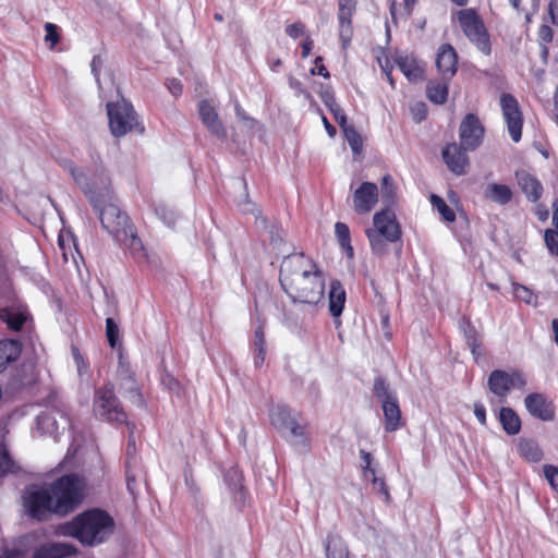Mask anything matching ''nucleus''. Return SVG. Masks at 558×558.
Here are the masks:
<instances>
[{"label":"nucleus","instance_id":"59","mask_svg":"<svg viewBox=\"0 0 558 558\" xmlns=\"http://www.w3.org/2000/svg\"><path fill=\"white\" fill-rule=\"evenodd\" d=\"M474 415L482 425L486 424V410L482 403L474 404Z\"/></svg>","mask_w":558,"mask_h":558},{"label":"nucleus","instance_id":"56","mask_svg":"<svg viewBox=\"0 0 558 558\" xmlns=\"http://www.w3.org/2000/svg\"><path fill=\"white\" fill-rule=\"evenodd\" d=\"M322 57H317L315 59V68H313L311 70V74L315 75V74H318V75H322L326 78L329 77V72L327 71V69L322 64Z\"/></svg>","mask_w":558,"mask_h":558},{"label":"nucleus","instance_id":"18","mask_svg":"<svg viewBox=\"0 0 558 558\" xmlns=\"http://www.w3.org/2000/svg\"><path fill=\"white\" fill-rule=\"evenodd\" d=\"M395 63L410 82H418L424 77V64L412 54H397Z\"/></svg>","mask_w":558,"mask_h":558},{"label":"nucleus","instance_id":"61","mask_svg":"<svg viewBox=\"0 0 558 558\" xmlns=\"http://www.w3.org/2000/svg\"><path fill=\"white\" fill-rule=\"evenodd\" d=\"M548 13L550 15L551 23L558 26V0H550Z\"/></svg>","mask_w":558,"mask_h":558},{"label":"nucleus","instance_id":"49","mask_svg":"<svg viewBox=\"0 0 558 558\" xmlns=\"http://www.w3.org/2000/svg\"><path fill=\"white\" fill-rule=\"evenodd\" d=\"M373 488L377 494L383 496L386 502L389 501L390 495L383 477H374Z\"/></svg>","mask_w":558,"mask_h":558},{"label":"nucleus","instance_id":"29","mask_svg":"<svg viewBox=\"0 0 558 558\" xmlns=\"http://www.w3.org/2000/svg\"><path fill=\"white\" fill-rule=\"evenodd\" d=\"M289 441L299 450H307L310 447V439L305 434L304 426L299 424L298 421L289 426L284 432Z\"/></svg>","mask_w":558,"mask_h":558},{"label":"nucleus","instance_id":"30","mask_svg":"<svg viewBox=\"0 0 558 558\" xmlns=\"http://www.w3.org/2000/svg\"><path fill=\"white\" fill-rule=\"evenodd\" d=\"M499 421L508 435H517L521 429V420L510 408L500 409Z\"/></svg>","mask_w":558,"mask_h":558},{"label":"nucleus","instance_id":"50","mask_svg":"<svg viewBox=\"0 0 558 558\" xmlns=\"http://www.w3.org/2000/svg\"><path fill=\"white\" fill-rule=\"evenodd\" d=\"M46 36L45 40L54 46L59 41V35L57 33V26L52 23L45 24Z\"/></svg>","mask_w":558,"mask_h":558},{"label":"nucleus","instance_id":"53","mask_svg":"<svg viewBox=\"0 0 558 558\" xmlns=\"http://www.w3.org/2000/svg\"><path fill=\"white\" fill-rule=\"evenodd\" d=\"M330 112L333 114V118L339 123L341 130L350 125L347 123V117L339 106L332 107V109H330Z\"/></svg>","mask_w":558,"mask_h":558},{"label":"nucleus","instance_id":"10","mask_svg":"<svg viewBox=\"0 0 558 558\" xmlns=\"http://www.w3.org/2000/svg\"><path fill=\"white\" fill-rule=\"evenodd\" d=\"M460 147L464 151L475 150L483 142L484 128L480 122L478 118L469 113L462 120L459 129Z\"/></svg>","mask_w":558,"mask_h":558},{"label":"nucleus","instance_id":"12","mask_svg":"<svg viewBox=\"0 0 558 558\" xmlns=\"http://www.w3.org/2000/svg\"><path fill=\"white\" fill-rule=\"evenodd\" d=\"M325 281L324 274L315 276V280L303 281L304 292L289 291L287 294L293 303L317 305L325 295Z\"/></svg>","mask_w":558,"mask_h":558},{"label":"nucleus","instance_id":"44","mask_svg":"<svg viewBox=\"0 0 558 558\" xmlns=\"http://www.w3.org/2000/svg\"><path fill=\"white\" fill-rule=\"evenodd\" d=\"M465 337L468 345L471 349V352L473 354H476V350L481 347V341L477 337L476 330L473 327L469 326L468 330H465Z\"/></svg>","mask_w":558,"mask_h":558},{"label":"nucleus","instance_id":"38","mask_svg":"<svg viewBox=\"0 0 558 558\" xmlns=\"http://www.w3.org/2000/svg\"><path fill=\"white\" fill-rule=\"evenodd\" d=\"M335 233H336V236H337L340 245L343 248H347L349 251L350 255H352L353 250H352V246L350 244L351 238H350L349 227L345 223H343V222H336V225H335Z\"/></svg>","mask_w":558,"mask_h":558},{"label":"nucleus","instance_id":"1","mask_svg":"<svg viewBox=\"0 0 558 558\" xmlns=\"http://www.w3.org/2000/svg\"><path fill=\"white\" fill-rule=\"evenodd\" d=\"M62 167L88 197L104 230L114 241L128 245L133 251L142 250L141 240L133 233L128 216L121 211L110 189V180L105 172L89 177L71 160H64Z\"/></svg>","mask_w":558,"mask_h":558},{"label":"nucleus","instance_id":"4","mask_svg":"<svg viewBox=\"0 0 558 558\" xmlns=\"http://www.w3.org/2000/svg\"><path fill=\"white\" fill-rule=\"evenodd\" d=\"M324 274L316 263L303 253L286 256L280 265L279 280L286 293L289 291L304 292L303 281L315 280V276Z\"/></svg>","mask_w":558,"mask_h":558},{"label":"nucleus","instance_id":"25","mask_svg":"<svg viewBox=\"0 0 558 558\" xmlns=\"http://www.w3.org/2000/svg\"><path fill=\"white\" fill-rule=\"evenodd\" d=\"M385 417V430L395 432L401 427V411L397 398L391 401H385L381 404Z\"/></svg>","mask_w":558,"mask_h":558},{"label":"nucleus","instance_id":"37","mask_svg":"<svg viewBox=\"0 0 558 558\" xmlns=\"http://www.w3.org/2000/svg\"><path fill=\"white\" fill-rule=\"evenodd\" d=\"M430 202H432L433 206L435 208H437L438 213L441 215L444 220H446L448 222L454 221V219H456L454 211L445 203V201L441 197H439L435 194H432Z\"/></svg>","mask_w":558,"mask_h":558},{"label":"nucleus","instance_id":"39","mask_svg":"<svg viewBox=\"0 0 558 558\" xmlns=\"http://www.w3.org/2000/svg\"><path fill=\"white\" fill-rule=\"evenodd\" d=\"M374 393L383 404L385 401H391L396 399V395L390 391L388 385L381 378L375 380Z\"/></svg>","mask_w":558,"mask_h":558},{"label":"nucleus","instance_id":"7","mask_svg":"<svg viewBox=\"0 0 558 558\" xmlns=\"http://www.w3.org/2000/svg\"><path fill=\"white\" fill-rule=\"evenodd\" d=\"M113 385L107 384L95 392L94 413L96 416L117 423L126 422V414L114 396Z\"/></svg>","mask_w":558,"mask_h":558},{"label":"nucleus","instance_id":"45","mask_svg":"<svg viewBox=\"0 0 558 558\" xmlns=\"http://www.w3.org/2000/svg\"><path fill=\"white\" fill-rule=\"evenodd\" d=\"M544 475L550 486L558 492V468L554 465H545Z\"/></svg>","mask_w":558,"mask_h":558},{"label":"nucleus","instance_id":"26","mask_svg":"<svg viewBox=\"0 0 558 558\" xmlns=\"http://www.w3.org/2000/svg\"><path fill=\"white\" fill-rule=\"evenodd\" d=\"M271 424L281 433L296 421L292 411L283 404H278L270 410Z\"/></svg>","mask_w":558,"mask_h":558},{"label":"nucleus","instance_id":"42","mask_svg":"<svg viewBox=\"0 0 558 558\" xmlns=\"http://www.w3.org/2000/svg\"><path fill=\"white\" fill-rule=\"evenodd\" d=\"M106 333L111 348H114L118 341L119 328L112 318L106 320Z\"/></svg>","mask_w":558,"mask_h":558},{"label":"nucleus","instance_id":"46","mask_svg":"<svg viewBox=\"0 0 558 558\" xmlns=\"http://www.w3.org/2000/svg\"><path fill=\"white\" fill-rule=\"evenodd\" d=\"M72 356H73L74 363L76 365L78 376L82 377L84 374L87 373L88 364L85 362L81 352L76 348L72 349Z\"/></svg>","mask_w":558,"mask_h":558},{"label":"nucleus","instance_id":"31","mask_svg":"<svg viewBox=\"0 0 558 558\" xmlns=\"http://www.w3.org/2000/svg\"><path fill=\"white\" fill-rule=\"evenodd\" d=\"M20 353L21 347L17 341H0V371H2L10 362L15 361L20 356Z\"/></svg>","mask_w":558,"mask_h":558},{"label":"nucleus","instance_id":"14","mask_svg":"<svg viewBox=\"0 0 558 558\" xmlns=\"http://www.w3.org/2000/svg\"><path fill=\"white\" fill-rule=\"evenodd\" d=\"M377 202L378 187L372 182H363L353 194V208L360 215L369 213Z\"/></svg>","mask_w":558,"mask_h":558},{"label":"nucleus","instance_id":"58","mask_svg":"<svg viewBox=\"0 0 558 558\" xmlns=\"http://www.w3.org/2000/svg\"><path fill=\"white\" fill-rule=\"evenodd\" d=\"M360 457H361V460H362V463H361V468H362V471H366L368 469H372V463H373V457L369 452L361 449L360 450Z\"/></svg>","mask_w":558,"mask_h":558},{"label":"nucleus","instance_id":"11","mask_svg":"<svg viewBox=\"0 0 558 558\" xmlns=\"http://www.w3.org/2000/svg\"><path fill=\"white\" fill-rule=\"evenodd\" d=\"M500 106L511 140L518 143L522 135L523 118L517 99L510 94L500 96Z\"/></svg>","mask_w":558,"mask_h":558},{"label":"nucleus","instance_id":"23","mask_svg":"<svg viewBox=\"0 0 558 558\" xmlns=\"http://www.w3.org/2000/svg\"><path fill=\"white\" fill-rule=\"evenodd\" d=\"M75 553V547L69 543H49L39 547L33 558H65Z\"/></svg>","mask_w":558,"mask_h":558},{"label":"nucleus","instance_id":"27","mask_svg":"<svg viewBox=\"0 0 558 558\" xmlns=\"http://www.w3.org/2000/svg\"><path fill=\"white\" fill-rule=\"evenodd\" d=\"M483 195L486 199L499 205H506L512 199V191L506 184L489 183L485 186Z\"/></svg>","mask_w":558,"mask_h":558},{"label":"nucleus","instance_id":"33","mask_svg":"<svg viewBox=\"0 0 558 558\" xmlns=\"http://www.w3.org/2000/svg\"><path fill=\"white\" fill-rule=\"evenodd\" d=\"M325 549L327 558H349L348 546L338 536H328Z\"/></svg>","mask_w":558,"mask_h":558},{"label":"nucleus","instance_id":"3","mask_svg":"<svg viewBox=\"0 0 558 558\" xmlns=\"http://www.w3.org/2000/svg\"><path fill=\"white\" fill-rule=\"evenodd\" d=\"M113 529L114 521L107 512L93 509L75 517L63 527V533L77 538L84 545L94 546L108 539Z\"/></svg>","mask_w":558,"mask_h":558},{"label":"nucleus","instance_id":"8","mask_svg":"<svg viewBox=\"0 0 558 558\" xmlns=\"http://www.w3.org/2000/svg\"><path fill=\"white\" fill-rule=\"evenodd\" d=\"M458 21L465 36L485 54L490 52V45L485 26L471 9L459 11Z\"/></svg>","mask_w":558,"mask_h":558},{"label":"nucleus","instance_id":"41","mask_svg":"<svg viewBox=\"0 0 558 558\" xmlns=\"http://www.w3.org/2000/svg\"><path fill=\"white\" fill-rule=\"evenodd\" d=\"M545 245L553 256H558V229H547L544 234Z\"/></svg>","mask_w":558,"mask_h":558},{"label":"nucleus","instance_id":"35","mask_svg":"<svg viewBox=\"0 0 558 558\" xmlns=\"http://www.w3.org/2000/svg\"><path fill=\"white\" fill-rule=\"evenodd\" d=\"M225 481L229 485L230 489L235 494V499L243 501L244 494L241 473L236 469H232L228 472Z\"/></svg>","mask_w":558,"mask_h":558},{"label":"nucleus","instance_id":"5","mask_svg":"<svg viewBox=\"0 0 558 558\" xmlns=\"http://www.w3.org/2000/svg\"><path fill=\"white\" fill-rule=\"evenodd\" d=\"M366 236L374 254L383 256L388 251V244L400 240L401 228L396 215L390 209L376 213L373 217V227L367 228Z\"/></svg>","mask_w":558,"mask_h":558},{"label":"nucleus","instance_id":"21","mask_svg":"<svg viewBox=\"0 0 558 558\" xmlns=\"http://www.w3.org/2000/svg\"><path fill=\"white\" fill-rule=\"evenodd\" d=\"M518 184L526 198L531 202H536L541 198L543 186L541 182L529 172L522 170L515 172Z\"/></svg>","mask_w":558,"mask_h":558},{"label":"nucleus","instance_id":"47","mask_svg":"<svg viewBox=\"0 0 558 558\" xmlns=\"http://www.w3.org/2000/svg\"><path fill=\"white\" fill-rule=\"evenodd\" d=\"M286 34L292 39H298L305 34V26L300 22H295L286 26Z\"/></svg>","mask_w":558,"mask_h":558},{"label":"nucleus","instance_id":"60","mask_svg":"<svg viewBox=\"0 0 558 558\" xmlns=\"http://www.w3.org/2000/svg\"><path fill=\"white\" fill-rule=\"evenodd\" d=\"M254 345L259 353H263V348H265V339L262 327H258L255 331V340Z\"/></svg>","mask_w":558,"mask_h":558},{"label":"nucleus","instance_id":"19","mask_svg":"<svg viewBox=\"0 0 558 558\" xmlns=\"http://www.w3.org/2000/svg\"><path fill=\"white\" fill-rule=\"evenodd\" d=\"M120 392L137 407L144 404L143 396L133 375L125 368L119 371Z\"/></svg>","mask_w":558,"mask_h":558},{"label":"nucleus","instance_id":"32","mask_svg":"<svg viewBox=\"0 0 558 558\" xmlns=\"http://www.w3.org/2000/svg\"><path fill=\"white\" fill-rule=\"evenodd\" d=\"M37 427L43 434L50 436H57L64 426L59 425L54 413H43L37 417Z\"/></svg>","mask_w":558,"mask_h":558},{"label":"nucleus","instance_id":"54","mask_svg":"<svg viewBox=\"0 0 558 558\" xmlns=\"http://www.w3.org/2000/svg\"><path fill=\"white\" fill-rule=\"evenodd\" d=\"M289 86L295 92L296 95H303L305 98H310L308 92L303 88L302 83L299 80L290 77Z\"/></svg>","mask_w":558,"mask_h":558},{"label":"nucleus","instance_id":"64","mask_svg":"<svg viewBox=\"0 0 558 558\" xmlns=\"http://www.w3.org/2000/svg\"><path fill=\"white\" fill-rule=\"evenodd\" d=\"M553 225L558 229V199L553 204Z\"/></svg>","mask_w":558,"mask_h":558},{"label":"nucleus","instance_id":"55","mask_svg":"<svg viewBox=\"0 0 558 558\" xmlns=\"http://www.w3.org/2000/svg\"><path fill=\"white\" fill-rule=\"evenodd\" d=\"M320 99L329 108V110L332 109V107L338 106L333 94L329 89L323 90L320 93Z\"/></svg>","mask_w":558,"mask_h":558},{"label":"nucleus","instance_id":"9","mask_svg":"<svg viewBox=\"0 0 558 558\" xmlns=\"http://www.w3.org/2000/svg\"><path fill=\"white\" fill-rule=\"evenodd\" d=\"M487 386L492 393L505 399L511 389L523 390L526 386V378L518 369L511 372L495 369L488 376Z\"/></svg>","mask_w":558,"mask_h":558},{"label":"nucleus","instance_id":"17","mask_svg":"<svg viewBox=\"0 0 558 558\" xmlns=\"http://www.w3.org/2000/svg\"><path fill=\"white\" fill-rule=\"evenodd\" d=\"M442 158L454 174L461 175L466 172L469 166V158L465 151L456 143L449 144L442 150Z\"/></svg>","mask_w":558,"mask_h":558},{"label":"nucleus","instance_id":"13","mask_svg":"<svg viewBox=\"0 0 558 558\" xmlns=\"http://www.w3.org/2000/svg\"><path fill=\"white\" fill-rule=\"evenodd\" d=\"M527 412L543 422H551L555 418V407L543 393H530L524 399Z\"/></svg>","mask_w":558,"mask_h":558},{"label":"nucleus","instance_id":"57","mask_svg":"<svg viewBox=\"0 0 558 558\" xmlns=\"http://www.w3.org/2000/svg\"><path fill=\"white\" fill-rule=\"evenodd\" d=\"M167 87L173 96H180L182 93V83L177 78H171L167 82Z\"/></svg>","mask_w":558,"mask_h":558},{"label":"nucleus","instance_id":"34","mask_svg":"<svg viewBox=\"0 0 558 558\" xmlns=\"http://www.w3.org/2000/svg\"><path fill=\"white\" fill-rule=\"evenodd\" d=\"M427 97L435 104H444L448 97V81L430 82L427 85Z\"/></svg>","mask_w":558,"mask_h":558},{"label":"nucleus","instance_id":"43","mask_svg":"<svg viewBox=\"0 0 558 558\" xmlns=\"http://www.w3.org/2000/svg\"><path fill=\"white\" fill-rule=\"evenodd\" d=\"M13 462L9 457L7 449L0 446V476L7 474L12 470Z\"/></svg>","mask_w":558,"mask_h":558},{"label":"nucleus","instance_id":"2","mask_svg":"<svg viewBox=\"0 0 558 558\" xmlns=\"http://www.w3.org/2000/svg\"><path fill=\"white\" fill-rule=\"evenodd\" d=\"M84 497V482L74 475H65L51 486L32 485L24 492L23 502L29 515L44 519L48 513L66 514Z\"/></svg>","mask_w":558,"mask_h":558},{"label":"nucleus","instance_id":"52","mask_svg":"<svg viewBox=\"0 0 558 558\" xmlns=\"http://www.w3.org/2000/svg\"><path fill=\"white\" fill-rule=\"evenodd\" d=\"M156 213L167 226H172L174 223L175 217L173 211L168 210L165 207H159Z\"/></svg>","mask_w":558,"mask_h":558},{"label":"nucleus","instance_id":"40","mask_svg":"<svg viewBox=\"0 0 558 558\" xmlns=\"http://www.w3.org/2000/svg\"><path fill=\"white\" fill-rule=\"evenodd\" d=\"M511 287H512V293L515 296V299H518L526 304L534 303L535 296H534L532 290H530L527 287L517 283V282H511Z\"/></svg>","mask_w":558,"mask_h":558},{"label":"nucleus","instance_id":"48","mask_svg":"<svg viewBox=\"0 0 558 558\" xmlns=\"http://www.w3.org/2000/svg\"><path fill=\"white\" fill-rule=\"evenodd\" d=\"M411 113L415 122H421L427 113L426 105L424 102H415L411 106Z\"/></svg>","mask_w":558,"mask_h":558},{"label":"nucleus","instance_id":"62","mask_svg":"<svg viewBox=\"0 0 558 558\" xmlns=\"http://www.w3.org/2000/svg\"><path fill=\"white\" fill-rule=\"evenodd\" d=\"M0 558H24V553L19 548L5 549Z\"/></svg>","mask_w":558,"mask_h":558},{"label":"nucleus","instance_id":"15","mask_svg":"<svg viewBox=\"0 0 558 558\" xmlns=\"http://www.w3.org/2000/svg\"><path fill=\"white\" fill-rule=\"evenodd\" d=\"M458 65V56L451 45H441L436 56V66L441 74L442 80L450 81L456 72Z\"/></svg>","mask_w":558,"mask_h":558},{"label":"nucleus","instance_id":"24","mask_svg":"<svg viewBox=\"0 0 558 558\" xmlns=\"http://www.w3.org/2000/svg\"><path fill=\"white\" fill-rule=\"evenodd\" d=\"M27 318L28 312L22 305H12L0 310V319L16 331L22 328Z\"/></svg>","mask_w":558,"mask_h":558},{"label":"nucleus","instance_id":"36","mask_svg":"<svg viewBox=\"0 0 558 558\" xmlns=\"http://www.w3.org/2000/svg\"><path fill=\"white\" fill-rule=\"evenodd\" d=\"M354 155H360L363 148V140L353 125H349L342 130Z\"/></svg>","mask_w":558,"mask_h":558},{"label":"nucleus","instance_id":"22","mask_svg":"<svg viewBox=\"0 0 558 558\" xmlns=\"http://www.w3.org/2000/svg\"><path fill=\"white\" fill-rule=\"evenodd\" d=\"M347 294L343 286L338 280H332L330 282L329 293H328V310L332 317L338 318L341 316L344 303H345Z\"/></svg>","mask_w":558,"mask_h":558},{"label":"nucleus","instance_id":"20","mask_svg":"<svg viewBox=\"0 0 558 558\" xmlns=\"http://www.w3.org/2000/svg\"><path fill=\"white\" fill-rule=\"evenodd\" d=\"M338 20L340 24V38L345 46L351 35V19L356 8L355 0H339Z\"/></svg>","mask_w":558,"mask_h":558},{"label":"nucleus","instance_id":"28","mask_svg":"<svg viewBox=\"0 0 558 558\" xmlns=\"http://www.w3.org/2000/svg\"><path fill=\"white\" fill-rule=\"evenodd\" d=\"M520 456L530 462H538L543 458V451L536 440L520 438L517 444Z\"/></svg>","mask_w":558,"mask_h":558},{"label":"nucleus","instance_id":"51","mask_svg":"<svg viewBox=\"0 0 558 558\" xmlns=\"http://www.w3.org/2000/svg\"><path fill=\"white\" fill-rule=\"evenodd\" d=\"M537 35H538L539 44H544V45L550 43L554 37L551 28L545 24L541 25Z\"/></svg>","mask_w":558,"mask_h":558},{"label":"nucleus","instance_id":"16","mask_svg":"<svg viewBox=\"0 0 558 558\" xmlns=\"http://www.w3.org/2000/svg\"><path fill=\"white\" fill-rule=\"evenodd\" d=\"M197 107L199 118L207 130L213 135L219 138H225L227 136V131L220 121L215 107L211 106L207 100H201Z\"/></svg>","mask_w":558,"mask_h":558},{"label":"nucleus","instance_id":"6","mask_svg":"<svg viewBox=\"0 0 558 558\" xmlns=\"http://www.w3.org/2000/svg\"><path fill=\"white\" fill-rule=\"evenodd\" d=\"M109 128L114 137H122L130 132H144L132 105L125 99L107 102Z\"/></svg>","mask_w":558,"mask_h":558},{"label":"nucleus","instance_id":"63","mask_svg":"<svg viewBox=\"0 0 558 558\" xmlns=\"http://www.w3.org/2000/svg\"><path fill=\"white\" fill-rule=\"evenodd\" d=\"M313 40L311 37H305V39L303 40L302 43V57L303 58H307L312 51V48H313Z\"/></svg>","mask_w":558,"mask_h":558}]
</instances>
